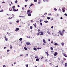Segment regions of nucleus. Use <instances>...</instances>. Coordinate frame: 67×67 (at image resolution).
Masks as SVG:
<instances>
[{
    "instance_id": "nucleus-1",
    "label": "nucleus",
    "mask_w": 67,
    "mask_h": 67,
    "mask_svg": "<svg viewBox=\"0 0 67 67\" xmlns=\"http://www.w3.org/2000/svg\"><path fill=\"white\" fill-rule=\"evenodd\" d=\"M54 55L55 56H56V55H58V53H57V52H55L54 54Z\"/></svg>"
},
{
    "instance_id": "nucleus-2",
    "label": "nucleus",
    "mask_w": 67,
    "mask_h": 67,
    "mask_svg": "<svg viewBox=\"0 0 67 67\" xmlns=\"http://www.w3.org/2000/svg\"><path fill=\"white\" fill-rule=\"evenodd\" d=\"M58 33L60 34V35L61 36L63 35V33H62V32H61V31H59Z\"/></svg>"
},
{
    "instance_id": "nucleus-3",
    "label": "nucleus",
    "mask_w": 67,
    "mask_h": 67,
    "mask_svg": "<svg viewBox=\"0 0 67 67\" xmlns=\"http://www.w3.org/2000/svg\"><path fill=\"white\" fill-rule=\"evenodd\" d=\"M27 45H29L30 44V43L29 42L26 43Z\"/></svg>"
},
{
    "instance_id": "nucleus-4",
    "label": "nucleus",
    "mask_w": 67,
    "mask_h": 67,
    "mask_svg": "<svg viewBox=\"0 0 67 67\" xmlns=\"http://www.w3.org/2000/svg\"><path fill=\"white\" fill-rule=\"evenodd\" d=\"M30 12H31V10H30V9H29L27 11V14L29 13H30Z\"/></svg>"
},
{
    "instance_id": "nucleus-5",
    "label": "nucleus",
    "mask_w": 67,
    "mask_h": 67,
    "mask_svg": "<svg viewBox=\"0 0 67 67\" xmlns=\"http://www.w3.org/2000/svg\"><path fill=\"white\" fill-rule=\"evenodd\" d=\"M27 14L29 16H31V15H32V14H30V13H27Z\"/></svg>"
},
{
    "instance_id": "nucleus-6",
    "label": "nucleus",
    "mask_w": 67,
    "mask_h": 67,
    "mask_svg": "<svg viewBox=\"0 0 67 67\" xmlns=\"http://www.w3.org/2000/svg\"><path fill=\"white\" fill-rule=\"evenodd\" d=\"M33 49L34 51H37V49L35 47Z\"/></svg>"
},
{
    "instance_id": "nucleus-7",
    "label": "nucleus",
    "mask_w": 67,
    "mask_h": 67,
    "mask_svg": "<svg viewBox=\"0 0 67 67\" xmlns=\"http://www.w3.org/2000/svg\"><path fill=\"white\" fill-rule=\"evenodd\" d=\"M18 30H19V29L18 27H17L16 28V29H15V31H16V32H17L18 31Z\"/></svg>"
},
{
    "instance_id": "nucleus-8",
    "label": "nucleus",
    "mask_w": 67,
    "mask_h": 67,
    "mask_svg": "<svg viewBox=\"0 0 67 67\" xmlns=\"http://www.w3.org/2000/svg\"><path fill=\"white\" fill-rule=\"evenodd\" d=\"M40 35H44V34H43V32H40Z\"/></svg>"
},
{
    "instance_id": "nucleus-9",
    "label": "nucleus",
    "mask_w": 67,
    "mask_h": 67,
    "mask_svg": "<svg viewBox=\"0 0 67 67\" xmlns=\"http://www.w3.org/2000/svg\"><path fill=\"white\" fill-rule=\"evenodd\" d=\"M43 42L44 43H46V41H45V40L44 39L43 40Z\"/></svg>"
},
{
    "instance_id": "nucleus-10",
    "label": "nucleus",
    "mask_w": 67,
    "mask_h": 67,
    "mask_svg": "<svg viewBox=\"0 0 67 67\" xmlns=\"http://www.w3.org/2000/svg\"><path fill=\"white\" fill-rule=\"evenodd\" d=\"M48 51H47L46 53V54L47 56H48L49 55V54H48Z\"/></svg>"
},
{
    "instance_id": "nucleus-11",
    "label": "nucleus",
    "mask_w": 67,
    "mask_h": 67,
    "mask_svg": "<svg viewBox=\"0 0 67 67\" xmlns=\"http://www.w3.org/2000/svg\"><path fill=\"white\" fill-rule=\"evenodd\" d=\"M63 54H64V56H65V57H67V55H66V54L65 53H64Z\"/></svg>"
},
{
    "instance_id": "nucleus-12",
    "label": "nucleus",
    "mask_w": 67,
    "mask_h": 67,
    "mask_svg": "<svg viewBox=\"0 0 67 67\" xmlns=\"http://www.w3.org/2000/svg\"><path fill=\"white\" fill-rule=\"evenodd\" d=\"M54 45L55 46L57 45H58V44H57V43L55 42V43H54Z\"/></svg>"
},
{
    "instance_id": "nucleus-13",
    "label": "nucleus",
    "mask_w": 67,
    "mask_h": 67,
    "mask_svg": "<svg viewBox=\"0 0 67 67\" xmlns=\"http://www.w3.org/2000/svg\"><path fill=\"white\" fill-rule=\"evenodd\" d=\"M30 28L31 30H32V28H33V27L32 26H30Z\"/></svg>"
},
{
    "instance_id": "nucleus-14",
    "label": "nucleus",
    "mask_w": 67,
    "mask_h": 67,
    "mask_svg": "<svg viewBox=\"0 0 67 67\" xmlns=\"http://www.w3.org/2000/svg\"><path fill=\"white\" fill-rule=\"evenodd\" d=\"M24 49L25 50H27V48L26 47H24Z\"/></svg>"
},
{
    "instance_id": "nucleus-15",
    "label": "nucleus",
    "mask_w": 67,
    "mask_h": 67,
    "mask_svg": "<svg viewBox=\"0 0 67 67\" xmlns=\"http://www.w3.org/2000/svg\"><path fill=\"white\" fill-rule=\"evenodd\" d=\"M36 60L37 62H38L39 60V59L38 58H37L36 59Z\"/></svg>"
},
{
    "instance_id": "nucleus-16",
    "label": "nucleus",
    "mask_w": 67,
    "mask_h": 67,
    "mask_svg": "<svg viewBox=\"0 0 67 67\" xmlns=\"http://www.w3.org/2000/svg\"><path fill=\"white\" fill-rule=\"evenodd\" d=\"M65 67H67V64L66 63H65Z\"/></svg>"
},
{
    "instance_id": "nucleus-17",
    "label": "nucleus",
    "mask_w": 67,
    "mask_h": 67,
    "mask_svg": "<svg viewBox=\"0 0 67 67\" xmlns=\"http://www.w3.org/2000/svg\"><path fill=\"white\" fill-rule=\"evenodd\" d=\"M23 39V38H21L19 39V40L20 41H21Z\"/></svg>"
},
{
    "instance_id": "nucleus-18",
    "label": "nucleus",
    "mask_w": 67,
    "mask_h": 67,
    "mask_svg": "<svg viewBox=\"0 0 67 67\" xmlns=\"http://www.w3.org/2000/svg\"><path fill=\"white\" fill-rule=\"evenodd\" d=\"M40 33H41V32H38L37 34V35H39V34H40Z\"/></svg>"
},
{
    "instance_id": "nucleus-19",
    "label": "nucleus",
    "mask_w": 67,
    "mask_h": 67,
    "mask_svg": "<svg viewBox=\"0 0 67 67\" xmlns=\"http://www.w3.org/2000/svg\"><path fill=\"white\" fill-rule=\"evenodd\" d=\"M44 22L46 23H48V21H46V20L44 21Z\"/></svg>"
},
{
    "instance_id": "nucleus-20",
    "label": "nucleus",
    "mask_w": 67,
    "mask_h": 67,
    "mask_svg": "<svg viewBox=\"0 0 67 67\" xmlns=\"http://www.w3.org/2000/svg\"><path fill=\"white\" fill-rule=\"evenodd\" d=\"M57 9L56 8H54V11H57Z\"/></svg>"
},
{
    "instance_id": "nucleus-21",
    "label": "nucleus",
    "mask_w": 67,
    "mask_h": 67,
    "mask_svg": "<svg viewBox=\"0 0 67 67\" xmlns=\"http://www.w3.org/2000/svg\"><path fill=\"white\" fill-rule=\"evenodd\" d=\"M15 3H18V1L16 0L15 1Z\"/></svg>"
},
{
    "instance_id": "nucleus-22",
    "label": "nucleus",
    "mask_w": 67,
    "mask_h": 67,
    "mask_svg": "<svg viewBox=\"0 0 67 67\" xmlns=\"http://www.w3.org/2000/svg\"><path fill=\"white\" fill-rule=\"evenodd\" d=\"M47 33L48 34H50V32L49 31H47Z\"/></svg>"
},
{
    "instance_id": "nucleus-23",
    "label": "nucleus",
    "mask_w": 67,
    "mask_h": 67,
    "mask_svg": "<svg viewBox=\"0 0 67 67\" xmlns=\"http://www.w3.org/2000/svg\"><path fill=\"white\" fill-rule=\"evenodd\" d=\"M22 10H24V7H22Z\"/></svg>"
},
{
    "instance_id": "nucleus-24",
    "label": "nucleus",
    "mask_w": 67,
    "mask_h": 67,
    "mask_svg": "<svg viewBox=\"0 0 67 67\" xmlns=\"http://www.w3.org/2000/svg\"><path fill=\"white\" fill-rule=\"evenodd\" d=\"M47 59H46L44 61V62H45V63H47Z\"/></svg>"
},
{
    "instance_id": "nucleus-25",
    "label": "nucleus",
    "mask_w": 67,
    "mask_h": 67,
    "mask_svg": "<svg viewBox=\"0 0 67 67\" xmlns=\"http://www.w3.org/2000/svg\"><path fill=\"white\" fill-rule=\"evenodd\" d=\"M42 23H40V25H41V26H42V25H43V24H42Z\"/></svg>"
},
{
    "instance_id": "nucleus-26",
    "label": "nucleus",
    "mask_w": 67,
    "mask_h": 67,
    "mask_svg": "<svg viewBox=\"0 0 67 67\" xmlns=\"http://www.w3.org/2000/svg\"><path fill=\"white\" fill-rule=\"evenodd\" d=\"M37 49H41V48L38 47L37 48Z\"/></svg>"
},
{
    "instance_id": "nucleus-27",
    "label": "nucleus",
    "mask_w": 67,
    "mask_h": 67,
    "mask_svg": "<svg viewBox=\"0 0 67 67\" xmlns=\"http://www.w3.org/2000/svg\"><path fill=\"white\" fill-rule=\"evenodd\" d=\"M62 33H64V32H65V30H63L62 31Z\"/></svg>"
},
{
    "instance_id": "nucleus-28",
    "label": "nucleus",
    "mask_w": 67,
    "mask_h": 67,
    "mask_svg": "<svg viewBox=\"0 0 67 67\" xmlns=\"http://www.w3.org/2000/svg\"><path fill=\"white\" fill-rule=\"evenodd\" d=\"M51 50H53V48L52 47H51Z\"/></svg>"
},
{
    "instance_id": "nucleus-29",
    "label": "nucleus",
    "mask_w": 67,
    "mask_h": 67,
    "mask_svg": "<svg viewBox=\"0 0 67 67\" xmlns=\"http://www.w3.org/2000/svg\"><path fill=\"white\" fill-rule=\"evenodd\" d=\"M31 22H32V23H33V22H34V21L33 20H31Z\"/></svg>"
},
{
    "instance_id": "nucleus-30",
    "label": "nucleus",
    "mask_w": 67,
    "mask_h": 67,
    "mask_svg": "<svg viewBox=\"0 0 67 67\" xmlns=\"http://www.w3.org/2000/svg\"><path fill=\"white\" fill-rule=\"evenodd\" d=\"M16 23H19V20H18L17 21H16Z\"/></svg>"
},
{
    "instance_id": "nucleus-31",
    "label": "nucleus",
    "mask_w": 67,
    "mask_h": 67,
    "mask_svg": "<svg viewBox=\"0 0 67 67\" xmlns=\"http://www.w3.org/2000/svg\"><path fill=\"white\" fill-rule=\"evenodd\" d=\"M18 10H19V9H17V10L15 9V11L16 12V11H18Z\"/></svg>"
},
{
    "instance_id": "nucleus-32",
    "label": "nucleus",
    "mask_w": 67,
    "mask_h": 67,
    "mask_svg": "<svg viewBox=\"0 0 67 67\" xmlns=\"http://www.w3.org/2000/svg\"><path fill=\"white\" fill-rule=\"evenodd\" d=\"M47 19L48 20H49L50 19V18L49 17H48Z\"/></svg>"
},
{
    "instance_id": "nucleus-33",
    "label": "nucleus",
    "mask_w": 67,
    "mask_h": 67,
    "mask_svg": "<svg viewBox=\"0 0 67 67\" xmlns=\"http://www.w3.org/2000/svg\"><path fill=\"white\" fill-rule=\"evenodd\" d=\"M65 8L64 7L62 8V10H65Z\"/></svg>"
},
{
    "instance_id": "nucleus-34",
    "label": "nucleus",
    "mask_w": 67,
    "mask_h": 67,
    "mask_svg": "<svg viewBox=\"0 0 67 67\" xmlns=\"http://www.w3.org/2000/svg\"><path fill=\"white\" fill-rule=\"evenodd\" d=\"M34 1L35 2H37V0H34Z\"/></svg>"
},
{
    "instance_id": "nucleus-35",
    "label": "nucleus",
    "mask_w": 67,
    "mask_h": 67,
    "mask_svg": "<svg viewBox=\"0 0 67 67\" xmlns=\"http://www.w3.org/2000/svg\"><path fill=\"white\" fill-rule=\"evenodd\" d=\"M61 44L62 46H63V45H64V44L63 43H62Z\"/></svg>"
},
{
    "instance_id": "nucleus-36",
    "label": "nucleus",
    "mask_w": 67,
    "mask_h": 67,
    "mask_svg": "<svg viewBox=\"0 0 67 67\" xmlns=\"http://www.w3.org/2000/svg\"><path fill=\"white\" fill-rule=\"evenodd\" d=\"M33 3H31V5H30V7H31V6H32V5H33Z\"/></svg>"
},
{
    "instance_id": "nucleus-37",
    "label": "nucleus",
    "mask_w": 67,
    "mask_h": 67,
    "mask_svg": "<svg viewBox=\"0 0 67 67\" xmlns=\"http://www.w3.org/2000/svg\"><path fill=\"white\" fill-rule=\"evenodd\" d=\"M13 11H15V8H13Z\"/></svg>"
},
{
    "instance_id": "nucleus-38",
    "label": "nucleus",
    "mask_w": 67,
    "mask_h": 67,
    "mask_svg": "<svg viewBox=\"0 0 67 67\" xmlns=\"http://www.w3.org/2000/svg\"><path fill=\"white\" fill-rule=\"evenodd\" d=\"M37 30H38L37 31L38 32H40V30L38 29H37Z\"/></svg>"
},
{
    "instance_id": "nucleus-39",
    "label": "nucleus",
    "mask_w": 67,
    "mask_h": 67,
    "mask_svg": "<svg viewBox=\"0 0 67 67\" xmlns=\"http://www.w3.org/2000/svg\"><path fill=\"white\" fill-rule=\"evenodd\" d=\"M34 25V26H35V25H36V23H35V24H33Z\"/></svg>"
},
{
    "instance_id": "nucleus-40",
    "label": "nucleus",
    "mask_w": 67,
    "mask_h": 67,
    "mask_svg": "<svg viewBox=\"0 0 67 67\" xmlns=\"http://www.w3.org/2000/svg\"><path fill=\"white\" fill-rule=\"evenodd\" d=\"M12 8L13 9V8H15V6H13L12 7Z\"/></svg>"
},
{
    "instance_id": "nucleus-41",
    "label": "nucleus",
    "mask_w": 67,
    "mask_h": 67,
    "mask_svg": "<svg viewBox=\"0 0 67 67\" xmlns=\"http://www.w3.org/2000/svg\"><path fill=\"white\" fill-rule=\"evenodd\" d=\"M65 15V16H67V14L65 13L64 14Z\"/></svg>"
},
{
    "instance_id": "nucleus-42",
    "label": "nucleus",
    "mask_w": 67,
    "mask_h": 67,
    "mask_svg": "<svg viewBox=\"0 0 67 67\" xmlns=\"http://www.w3.org/2000/svg\"><path fill=\"white\" fill-rule=\"evenodd\" d=\"M41 3V1H39L38 3V4H40Z\"/></svg>"
},
{
    "instance_id": "nucleus-43",
    "label": "nucleus",
    "mask_w": 67,
    "mask_h": 67,
    "mask_svg": "<svg viewBox=\"0 0 67 67\" xmlns=\"http://www.w3.org/2000/svg\"><path fill=\"white\" fill-rule=\"evenodd\" d=\"M10 51V50H9V49H8L7 51V52H9Z\"/></svg>"
},
{
    "instance_id": "nucleus-44",
    "label": "nucleus",
    "mask_w": 67,
    "mask_h": 67,
    "mask_svg": "<svg viewBox=\"0 0 67 67\" xmlns=\"http://www.w3.org/2000/svg\"><path fill=\"white\" fill-rule=\"evenodd\" d=\"M6 66H5V65H4L3 66V67H6Z\"/></svg>"
},
{
    "instance_id": "nucleus-45",
    "label": "nucleus",
    "mask_w": 67,
    "mask_h": 67,
    "mask_svg": "<svg viewBox=\"0 0 67 67\" xmlns=\"http://www.w3.org/2000/svg\"><path fill=\"white\" fill-rule=\"evenodd\" d=\"M46 14H47V13H46L44 14V15H46Z\"/></svg>"
},
{
    "instance_id": "nucleus-46",
    "label": "nucleus",
    "mask_w": 67,
    "mask_h": 67,
    "mask_svg": "<svg viewBox=\"0 0 67 67\" xmlns=\"http://www.w3.org/2000/svg\"><path fill=\"white\" fill-rule=\"evenodd\" d=\"M51 21H53V19L52 18L51 19Z\"/></svg>"
},
{
    "instance_id": "nucleus-47",
    "label": "nucleus",
    "mask_w": 67,
    "mask_h": 67,
    "mask_svg": "<svg viewBox=\"0 0 67 67\" xmlns=\"http://www.w3.org/2000/svg\"><path fill=\"white\" fill-rule=\"evenodd\" d=\"M10 49H12V46H11L10 47Z\"/></svg>"
},
{
    "instance_id": "nucleus-48",
    "label": "nucleus",
    "mask_w": 67,
    "mask_h": 67,
    "mask_svg": "<svg viewBox=\"0 0 67 67\" xmlns=\"http://www.w3.org/2000/svg\"><path fill=\"white\" fill-rule=\"evenodd\" d=\"M2 11H3V10H1L0 11V12H2Z\"/></svg>"
},
{
    "instance_id": "nucleus-49",
    "label": "nucleus",
    "mask_w": 67,
    "mask_h": 67,
    "mask_svg": "<svg viewBox=\"0 0 67 67\" xmlns=\"http://www.w3.org/2000/svg\"><path fill=\"white\" fill-rule=\"evenodd\" d=\"M5 40L6 41H8V39H7V38H5Z\"/></svg>"
},
{
    "instance_id": "nucleus-50",
    "label": "nucleus",
    "mask_w": 67,
    "mask_h": 67,
    "mask_svg": "<svg viewBox=\"0 0 67 67\" xmlns=\"http://www.w3.org/2000/svg\"><path fill=\"white\" fill-rule=\"evenodd\" d=\"M26 67H28V64H26Z\"/></svg>"
},
{
    "instance_id": "nucleus-51",
    "label": "nucleus",
    "mask_w": 67,
    "mask_h": 67,
    "mask_svg": "<svg viewBox=\"0 0 67 67\" xmlns=\"http://www.w3.org/2000/svg\"><path fill=\"white\" fill-rule=\"evenodd\" d=\"M35 58H38V57L37 56H36L35 57Z\"/></svg>"
},
{
    "instance_id": "nucleus-52",
    "label": "nucleus",
    "mask_w": 67,
    "mask_h": 67,
    "mask_svg": "<svg viewBox=\"0 0 67 67\" xmlns=\"http://www.w3.org/2000/svg\"><path fill=\"white\" fill-rule=\"evenodd\" d=\"M30 14H31V13H32V11H31V12H30Z\"/></svg>"
},
{
    "instance_id": "nucleus-53",
    "label": "nucleus",
    "mask_w": 67,
    "mask_h": 67,
    "mask_svg": "<svg viewBox=\"0 0 67 67\" xmlns=\"http://www.w3.org/2000/svg\"><path fill=\"white\" fill-rule=\"evenodd\" d=\"M65 10H63V12L64 13V12H65Z\"/></svg>"
},
{
    "instance_id": "nucleus-54",
    "label": "nucleus",
    "mask_w": 67,
    "mask_h": 67,
    "mask_svg": "<svg viewBox=\"0 0 67 67\" xmlns=\"http://www.w3.org/2000/svg\"><path fill=\"white\" fill-rule=\"evenodd\" d=\"M40 22H42V20L40 19Z\"/></svg>"
},
{
    "instance_id": "nucleus-55",
    "label": "nucleus",
    "mask_w": 67,
    "mask_h": 67,
    "mask_svg": "<svg viewBox=\"0 0 67 67\" xmlns=\"http://www.w3.org/2000/svg\"><path fill=\"white\" fill-rule=\"evenodd\" d=\"M60 19H63V17H61L60 18Z\"/></svg>"
},
{
    "instance_id": "nucleus-56",
    "label": "nucleus",
    "mask_w": 67,
    "mask_h": 67,
    "mask_svg": "<svg viewBox=\"0 0 67 67\" xmlns=\"http://www.w3.org/2000/svg\"><path fill=\"white\" fill-rule=\"evenodd\" d=\"M8 35L9 36H10V35H11V34H9Z\"/></svg>"
},
{
    "instance_id": "nucleus-57",
    "label": "nucleus",
    "mask_w": 67,
    "mask_h": 67,
    "mask_svg": "<svg viewBox=\"0 0 67 67\" xmlns=\"http://www.w3.org/2000/svg\"><path fill=\"white\" fill-rule=\"evenodd\" d=\"M43 45H45V43H43Z\"/></svg>"
},
{
    "instance_id": "nucleus-58",
    "label": "nucleus",
    "mask_w": 67,
    "mask_h": 67,
    "mask_svg": "<svg viewBox=\"0 0 67 67\" xmlns=\"http://www.w3.org/2000/svg\"><path fill=\"white\" fill-rule=\"evenodd\" d=\"M48 41L49 42L50 41V39H49V38H48Z\"/></svg>"
},
{
    "instance_id": "nucleus-59",
    "label": "nucleus",
    "mask_w": 67,
    "mask_h": 67,
    "mask_svg": "<svg viewBox=\"0 0 67 67\" xmlns=\"http://www.w3.org/2000/svg\"><path fill=\"white\" fill-rule=\"evenodd\" d=\"M49 30H50L49 29H47V31H49Z\"/></svg>"
},
{
    "instance_id": "nucleus-60",
    "label": "nucleus",
    "mask_w": 67,
    "mask_h": 67,
    "mask_svg": "<svg viewBox=\"0 0 67 67\" xmlns=\"http://www.w3.org/2000/svg\"><path fill=\"white\" fill-rule=\"evenodd\" d=\"M5 3V2L3 1V2H2V3Z\"/></svg>"
},
{
    "instance_id": "nucleus-61",
    "label": "nucleus",
    "mask_w": 67,
    "mask_h": 67,
    "mask_svg": "<svg viewBox=\"0 0 67 67\" xmlns=\"http://www.w3.org/2000/svg\"><path fill=\"white\" fill-rule=\"evenodd\" d=\"M49 65H52V63H49Z\"/></svg>"
},
{
    "instance_id": "nucleus-62",
    "label": "nucleus",
    "mask_w": 67,
    "mask_h": 67,
    "mask_svg": "<svg viewBox=\"0 0 67 67\" xmlns=\"http://www.w3.org/2000/svg\"><path fill=\"white\" fill-rule=\"evenodd\" d=\"M45 16L44 15H42V17H44Z\"/></svg>"
},
{
    "instance_id": "nucleus-63",
    "label": "nucleus",
    "mask_w": 67,
    "mask_h": 67,
    "mask_svg": "<svg viewBox=\"0 0 67 67\" xmlns=\"http://www.w3.org/2000/svg\"><path fill=\"white\" fill-rule=\"evenodd\" d=\"M35 27L36 28V25L35 26Z\"/></svg>"
},
{
    "instance_id": "nucleus-64",
    "label": "nucleus",
    "mask_w": 67,
    "mask_h": 67,
    "mask_svg": "<svg viewBox=\"0 0 67 67\" xmlns=\"http://www.w3.org/2000/svg\"><path fill=\"white\" fill-rule=\"evenodd\" d=\"M25 1L26 2H27V1H28V0H25Z\"/></svg>"
}]
</instances>
